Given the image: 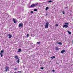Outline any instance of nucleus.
Wrapping results in <instances>:
<instances>
[{
    "mask_svg": "<svg viewBox=\"0 0 73 73\" xmlns=\"http://www.w3.org/2000/svg\"><path fill=\"white\" fill-rule=\"evenodd\" d=\"M66 51H65V50H62L61 51L60 53H64V52H66Z\"/></svg>",
    "mask_w": 73,
    "mask_h": 73,
    "instance_id": "obj_8",
    "label": "nucleus"
},
{
    "mask_svg": "<svg viewBox=\"0 0 73 73\" xmlns=\"http://www.w3.org/2000/svg\"><path fill=\"white\" fill-rule=\"evenodd\" d=\"M7 36H9V38H11L12 37V35L10 34H8L7 35Z\"/></svg>",
    "mask_w": 73,
    "mask_h": 73,
    "instance_id": "obj_5",
    "label": "nucleus"
},
{
    "mask_svg": "<svg viewBox=\"0 0 73 73\" xmlns=\"http://www.w3.org/2000/svg\"><path fill=\"white\" fill-rule=\"evenodd\" d=\"M63 27V28H66L67 27H68V25H64Z\"/></svg>",
    "mask_w": 73,
    "mask_h": 73,
    "instance_id": "obj_7",
    "label": "nucleus"
},
{
    "mask_svg": "<svg viewBox=\"0 0 73 73\" xmlns=\"http://www.w3.org/2000/svg\"><path fill=\"white\" fill-rule=\"evenodd\" d=\"M65 25H69V23H66L64 24Z\"/></svg>",
    "mask_w": 73,
    "mask_h": 73,
    "instance_id": "obj_18",
    "label": "nucleus"
},
{
    "mask_svg": "<svg viewBox=\"0 0 73 73\" xmlns=\"http://www.w3.org/2000/svg\"><path fill=\"white\" fill-rule=\"evenodd\" d=\"M37 11V9H34V11Z\"/></svg>",
    "mask_w": 73,
    "mask_h": 73,
    "instance_id": "obj_19",
    "label": "nucleus"
},
{
    "mask_svg": "<svg viewBox=\"0 0 73 73\" xmlns=\"http://www.w3.org/2000/svg\"><path fill=\"white\" fill-rule=\"evenodd\" d=\"M48 9H49V7H46L45 9L46 11H47Z\"/></svg>",
    "mask_w": 73,
    "mask_h": 73,
    "instance_id": "obj_15",
    "label": "nucleus"
},
{
    "mask_svg": "<svg viewBox=\"0 0 73 73\" xmlns=\"http://www.w3.org/2000/svg\"><path fill=\"white\" fill-rule=\"evenodd\" d=\"M67 32L69 35H71V32L69 31H67Z\"/></svg>",
    "mask_w": 73,
    "mask_h": 73,
    "instance_id": "obj_14",
    "label": "nucleus"
},
{
    "mask_svg": "<svg viewBox=\"0 0 73 73\" xmlns=\"http://www.w3.org/2000/svg\"><path fill=\"white\" fill-rule=\"evenodd\" d=\"M41 69H42V70H43V69H44V68L43 67H42L41 68Z\"/></svg>",
    "mask_w": 73,
    "mask_h": 73,
    "instance_id": "obj_27",
    "label": "nucleus"
},
{
    "mask_svg": "<svg viewBox=\"0 0 73 73\" xmlns=\"http://www.w3.org/2000/svg\"><path fill=\"white\" fill-rule=\"evenodd\" d=\"M9 70V67L8 66H6L5 68V71H8Z\"/></svg>",
    "mask_w": 73,
    "mask_h": 73,
    "instance_id": "obj_4",
    "label": "nucleus"
},
{
    "mask_svg": "<svg viewBox=\"0 0 73 73\" xmlns=\"http://www.w3.org/2000/svg\"><path fill=\"white\" fill-rule=\"evenodd\" d=\"M52 71H53V72H54V70H52Z\"/></svg>",
    "mask_w": 73,
    "mask_h": 73,
    "instance_id": "obj_29",
    "label": "nucleus"
},
{
    "mask_svg": "<svg viewBox=\"0 0 73 73\" xmlns=\"http://www.w3.org/2000/svg\"><path fill=\"white\" fill-rule=\"evenodd\" d=\"M21 51V49L20 48H19L18 51V52H20Z\"/></svg>",
    "mask_w": 73,
    "mask_h": 73,
    "instance_id": "obj_13",
    "label": "nucleus"
},
{
    "mask_svg": "<svg viewBox=\"0 0 73 73\" xmlns=\"http://www.w3.org/2000/svg\"><path fill=\"white\" fill-rule=\"evenodd\" d=\"M17 68H15V69H14V70H17Z\"/></svg>",
    "mask_w": 73,
    "mask_h": 73,
    "instance_id": "obj_28",
    "label": "nucleus"
},
{
    "mask_svg": "<svg viewBox=\"0 0 73 73\" xmlns=\"http://www.w3.org/2000/svg\"><path fill=\"white\" fill-rule=\"evenodd\" d=\"M56 27H58V24H56L55 25Z\"/></svg>",
    "mask_w": 73,
    "mask_h": 73,
    "instance_id": "obj_22",
    "label": "nucleus"
},
{
    "mask_svg": "<svg viewBox=\"0 0 73 73\" xmlns=\"http://www.w3.org/2000/svg\"><path fill=\"white\" fill-rule=\"evenodd\" d=\"M13 20L14 23H16V20L14 18H13Z\"/></svg>",
    "mask_w": 73,
    "mask_h": 73,
    "instance_id": "obj_6",
    "label": "nucleus"
},
{
    "mask_svg": "<svg viewBox=\"0 0 73 73\" xmlns=\"http://www.w3.org/2000/svg\"><path fill=\"white\" fill-rule=\"evenodd\" d=\"M53 2V1H48V3H52Z\"/></svg>",
    "mask_w": 73,
    "mask_h": 73,
    "instance_id": "obj_17",
    "label": "nucleus"
},
{
    "mask_svg": "<svg viewBox=\"0 0 73 73\" xmlns=\"http://www.w3.org/2000/svg\"><path fill=\"white\" fill-rule=\"evenodd\" d=\"M1 53H0V54H1Z\"/></svg>",
    "mask_w": 73,
    "mask_h": 73,
    "instance_id": "obj_30",
    "label": "nucleus"
},
{
    "mask_svg": "<svg viewBox=\"0 0 73 73\" xmlns=\"http://www.w3.org/2000/svg\"><path fill=\"white\" fill-rule=\"evenodd\" d=\"M55 58V56H52V57H50V58H51L52 59H53L54 58Z\"/></svg>",
    "mask_w": 73,
    "mask_h": 73,
    "instance_id": "obj_16",
    "label": "nucleus"
},
{
    "mask_svg": "<svg viewBox=\"0 0 73 73\" xmlns=\"http://www.w3.org/2000/svg\"><path fill=\"white\" fill-rule=\"evenodd\" d=\"M14 73H16V72H15Z\"/></svg>",
    "mask_w": 73,
    "mask_h": 73,
    "instance_id": "obj_31",
    "label": "nucleus"
},
{
    "mask_svg": "<svg viewBox=\"0 0 73 73\" xmlns=\"http://www.w3.org/2000/svg\"><path fill=\"white\" fill-rule=\"evenodd\" d=\"M37 43L38 44H40V42H37Z\"/></svg>",
    "mask_w": 73,
    "mask_h": 73,
    "instance_id": "obj_20",
    "label": "nucleus"
},
{
    "mask_svg": "<svg viewBox=\"0 0 73 73\" xmlns=\"http://www.w3.org/2000/svg\"><path fill=\"white\" fill-rule=\"evenodd\" d=\"M1 57H3V54H1Z\"/></svg>",
    "mask_w": 73,
    "mask_h": 73,
    "instance_id": "obj_25",
    "label": "nucleus"
},
{
    "mask_svg": "<svg viewBox=\"0 0 73 73\" xmlns=\"http://www.w3.org/2000/svg\"><path fill=\"white\" fill-rule=\"evenodd\" d=\"M27 37H29V34H27Z\"/></svg>",
    "mask_w": 73,
    "mask_h": 73,
    "instance_id": "obj_21",
    "label": "nucleus"
},
{
    "mask_svg": "<svg viewBox=\"0 0 73 73\" xmlns=\"http://www.w3.org/2000/svg\"><path fill=\"white\" fill-rule=\"evenodd\" d=\"M31 13H33V11H31Z\"/></svg>",
    "mask_w": 73,
    "mask_h": 73,
    "instance_id": "obj_24",
    "label": "nucleus"
},
{
    "mask_svg": "<svg viewBox=\"0 0 73 73\" xmlns=\"http://www.w3.org/2000/svg\"><path fill=\"white\" fill-rule=\"evenodd\" d=\"M55 48L56 50H58L60 49V48L59 47H56Z\"/></svg>",
    "mask_w": 73,
    "mask_h": 73,
    "instance_id": "obj_10",
    "label": "nucleus"
},
{
    "mask_svg": "<svg viewBox=\"0 0 73 73\" xmlns=\"http://www.w3.org/2000/svg\"><path fill=\"white\" fill-rule=\"evenodd\" d=\"M17 63H19L20 62V58H18V59L17 61Z\"/></svg>",
    "mask_w": 73,
    "mask_h": 73,
    "instance_id": "obj_11",
    "label": "nucleus"
},
{
    "mask_svg": "<svg viewBox=\"0 0 73 73\" xmlns=\"http://www.w3.org/2000/svg\"><path fill=\"white\" fill-rule=\"evenodd\" d=\"M49 27V22H47L45 24V28H48Z\"/></svg>",
    "mask_w": 73,
    "mask_h": 73,
    "instance_id": "obj_1",
    "label": "nucleus"
},
{
    "mask_svg": "<svg viewBox=\"0 0 73 73\" xmlns=\"http://www.w3.org/2000/svg\"><path fill=\"white\" fill-rule=\"evenodd\" d=\"M62 13H63V14H65V13L64 12V11H63Z\"/></svg>",
    "mask_w": 73,
    "mask_h": 73,
    "instance_id": "obj_26",
    "label": "nucleus"
},
{
    "mask_svg": "<svg viewBox=\"0 0 73 73\" xmlns=\"http://www.w3.org/2000/svg\"><path fill=\"white\" fill-rule=\"evenodd\" d=\"M21 72V71H20Z\"/></svg>",
    "mask_w": 73,
    "mask_h": 73,
    "instance_id": "obj_32",
    "label": "nucleus"
},
{
    "mask_svg": "<svg viewBox=\"0 0 73 73\" xmlns=\"http://www.w3.org/2000/svg\"><path fill=\"white\" fill-rule=\"evenodd\" d=\"M22 26H23V23H20L19 25V28H20L21 27H22Z\"/></svg>",
    "mask_w": 73,
    "mask_h": 73,
    "instance_id": "obj_3",
    "label": "nucleus"
},
{
    "mask_svg": "<svg viewBox=\"0 0 73 73\" xmlns=\"http://www.w3.org/2000/svg\"><path fill=\"white\" fill-rule=\"evenodd\" d=\"M56 43H57V44H60V45H62V43H61V42H56Z\"/></svg>",
    "mask_w": 73,
    "mask_h": 73,
    "instance_id": "obj_12",
    "label": "nucleus"
},
{
    "mask_svg": "<svg viewBox=\"0 0 73 73\" xmlns=\"http://www.w3.org/2000/svg\"><path fill=\"white\" fill-rule=\"evenodd\" d=\"M18 57L19 56H15V58L16 60H18V59H19V58H18Z\"/></svg>",
    "mask_w": 73,
    "mask_h": 73,
    "instance_id": "obj_9",
    "label": "nucleus"
},
{
    "mask_svg": "<svg viewBox=\"0 0 73 73\" xmlns=\"http://www.w3.org/2000/svg\"><path fill=\"white\" fill-rule=\"evenodd\" d=\"M37 5H38V3H36V4H32V5L31 6V7H35V6Z\"/></svg>",
    "mask_w": 73,
    "mask_h": 73,
    "instance_id": "obj_2",
    "label": "nucleus"
},
{
    "mask_svg": "<svg viewBox=\"0 0 73 73\" xmlns=\"http://www.w3.org/2000/svg\"><path fill=\"white\" fill-rule=\"evenodd\" d=\"M1 53H3V52H4V51L2 50L1 51Z\"/></svg>",
    "mask_w": 73,
    "mask_h": 73,
    "instance_id": "obj_23",
    "label": "nucleus"
}]
</instances>
